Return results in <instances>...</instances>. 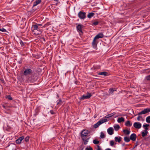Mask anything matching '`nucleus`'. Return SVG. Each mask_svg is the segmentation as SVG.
Returning <instances> with one entry per match:
<instances>
[{
  "label": "nucleus",
  "instance_id": "43",
  "mask_svg": "<svg viewBox=\"0 0 150 150\" xmlns=\"http://www.w3.org/2000/svg\"><path fill=\"white\" fill-rule=\"evenodd\" d=\"M34 25H36L38 26V27H40L42 25V24H34Z\"/></svg>",
  "mask_w": 150,
  "mask_h": 150
},
{
  "label": "nucleus",
  "instance_id": "46",
  "mask_svg": "<svg viewBox=\"0 0 150 150\" xmlns=\"http://www.w3.org/2000/svg\"><path fill=\"white\" fill-rule=\"evenodd\" d=\"M40 39L43 40L44 41H45V39L43 37H42L40 38Z\"/></svg>",
  "mask_w": 150,
  "mask_h": 150
},
{
  "label": "nucleus",
  "instance_id": "37",
  "mask_svg": "<svg viewBox=\"0 0 150 150\" xmlns=\"http://www.w3.org/2000/svg\"><path fill=\"white\" fill-rule=\"evenodd\" d=\"M110 145L112 146H113L114 144V142L113 140L110 141Z\"/></svg>",
  "mask_w": 150,
  "mask_h": 150
},
{
  "label": "nucleus",
  "instance_id": "17",
  "mask_svg": "<svg viewBox=\"0 0 150 150\" xmlns=\"http://www.w3.org/2000/svg\"><path fill=\"white\" fill-rule=\"evenodd\" d=\"M132 123H131L130 121L129 120L127 121L125 123V125L128 127H130L132 126Z\"/></svg>",
  "mask_w": 150,
  "mask_h": 150
},
{
  "label": "nucleus",
  "instance_id": "25",
  "mask_svg": "<svg viewBox=\"0 0 150 150\" xmlns=\"http://www.w3.org/2000/svg\"><path fill=\"white\" fill-rule=\"evenodd\" d=\"M124 140L126 142H129L130 141V139L129 137H124Z\"/></svg>",
  "mask_w": 150,
  "mask_h": 150
},
{
  "label": "nucleus",
  "instance_id": "48",
  "mask_svg": "<svg viewBox=\"0 0 150 150\" xmlns=\"http://www.w3.org/2000/svg\"><path fill=\"white\" fill-rule=\"evenodd\" d=\"M105 150H111V149L110 148H108V149H106Z\"/></svg>",
  "mask_w": 150,
  "mask_h": 150
},
{
  "label": "nucleus",
  "instance_id": "47",
  "mask_svg": "<svg viewBox=\"0 0 150 150\" xmlns=\"http://www.w3.org/2000/svg\"><path fill=\"white\" fill-rule=\"evenodd\" d=\"M35 11V10H31V11H29V12H30L31 13H33Z\"/></svg>",
  "mask_w": 150,
  "mask_h": 150
},
{
  "label": "nucleus",
  "instance_id": "50",
  "mask_svg": "<svg viewBox=\"0 0 150 150\" xmlns=\"http://www.w3.org/2000/svg\"><path fill=\"white\" fill-rule=\"evenodd\" d=\"M18 62L19 64H21L22 63L21 61H19Z\"/></svg>",
  "mask_w": 150,
  "mask_h": 150
},
{
  "label": "nucleus",
  "instance_id": "10",
  "mask_svg": "<svg viewBox=\"0 0 150 150\" xmlns=\"http://www.w3.org/2000/svg\"><path fill=\"white\" fill-rule=\"evenodd\" d=\"M133 126L136 128L139 129L141 127L142 125L140 123L136 122L134 123Z\"/></svg>",
  "mask_w": 150,
  "mask_h": 150
},
{
  "label": "nucleus",
  "instance_id": "23",
  "mask_svg": "<svg viewBox=\"0 0 150 150\" xmlns=\"http://www.w3.org/2000/svg\"><path fill=\"white\" fill-rule=\"evenodd\" d=\"M114 127L115 131H117L120 128V126L118 125H116L114 126Z\"/></svg>",
  "mask_w": 150,
  "mask_h": 150
},
{
  "label": "nucleus",
  "instance_id": "33",
  "mask_svg": "<svg viewBox=\"0 0 150 150\" xmlns=\"http://www.w3.org/2000/svg\"><path fill=\"white\" fill-rule=\"evenodd\" d=\"M105 137V136L104 134L102 132H101L100 133V137L101 138H104Z\"/></svg>",
  "mask_w": 150,
  "mask_h": 150
},
{
  "label": "nucleus",
  "instance_id": "45",
  "mask_svg": "<svg viewBox=\"0 0 150 150\" xmlns=\"http://www.w3.org/2000/svg\"><path fill=\"white\" fill-rule=\"evenodd\" d=\"M97 147H98L97 150H101V149L100 148V146H99V145H98Z\"/></svg>",
  "mask_w": 150,
  "mask_h": 150
},
{
  "label": "nucleus",
  "instance_id": "54",
  "mask_svg": "<svg viewBox=\"0 0 150 150\" xmlns=\"http://www.w3.org/2000/svg\"><path fill=\"white\" fill-rule=\"evenodd\" d=\"M83 148H82L81 149V150H83Z\"/></svg>",
  "mask_w": 150,
  "mask_h": 150
},
{
  "label": "nucleus",
  "instance_id": "4",
  "mask_svg": "<svg viewBox=\"0 0 150 150\" xmlns=\"http://www.w3.org/2000/svg\"><path fill=\"white\" fill-rule=\"evenodd\" d=\"M107 121L106 119H101L97 123L94 125V127L96 128L98 127V126L102 124L107 122Z\"/></svg>",
  "mask_w": 150,
  "mask_h": 150
},
{
  "label": "nucleus",
  "instance_id": "30",
  "mask_svg": "<svg viewBox=\"0 0 150 150\" xmlns=\"http://www.w3.org/2000/svg\"><path fill=\"white\" fill-rule=\"evenodd\" d=\"M93 143L95 144H98L99 143V142L97 139H95L93 141Z\"/></svg>",
  "mask_w": 150,
  "mask_h": 150
},
{
  "label": "nucleus",
  "instance_id": "13",
  "mask_svg": "<svg viewBox=\"0 0 150 150\" xmlns=\"http://www.w3.org/2000/svg\"><path fill=\"white\" fill-rule=\"evenodd\" d=\"M103 37V35L101 33H99L97 35L94 37V38L96 39H99L100 38H101Z\"/></svg>",
  "mask_w": 150,
  "mask_h": 150
},
{
  "label": "nucleus",
  "instance_id": "49",
  "mask_svg": "<svg viewBox=\"0 0 150 150\" xmlns=\"http://www.w3.org/2000/svg\"><path fill=\"white\" fill-rule=\"evenodd\" d=\"M1 81L3 83H4V80H1Z\"/></svg>",
  "mask_w": 150,
  "mask_h": 150
},
{
  "label": "nucleus",
  "instance_id": "20",
  "mask_svg": "<svg viewBox=\"0 0 150 150\" xmlns=\"http://www.w3.org/2000/svg\"><path fill=\"white\" fill-rule=\"evenodd\" d=\"M115 114V112H113V113H112L106 115L105 116V118H108L109 117H112V116H113Z\"/></svg>",
  "mask_w": 150,
  "mask_h": 150
},
{
  "label": "nucleus",
  "instance_id": "7",
  "mask_svg": "<svg viewBox=\"0 0 150 150\" xmlns=\"http://www.w3.org/2000/svg\"><path fill=\"white\" fill-rule=\"evenodd\" d=\"M92 95L91 93L88 92L87 93V95H83L82 96L79 98V99L81 100H83L86 99H89L92 96Z\"/></svg>",
  "mask_w": 150,
  "mask_h": 150
},
{
  "label": "nucleus",
  "instance_id": "41",
  "mask_svg": "<svg viewBox=\"0 0 150 150\" xmlns=\"http://www.w3.org/2000/svg\"><path fill=\"white\" fill-rule=\"evenodd\" d=\"M85 150H93V148L91 147L89 148L86 147L85 149Z\"/></svg>",
  "mask_w": 150,
  "mask_h": 150
},
{
  "label": "nucleus",
  "instance_id": "52",
  "mask_svg": "<svg viewBox=\"0 0 150 150\" xmlns=\"http://www.w3.org/2000/svg\"><path fill=\"white\" fill-rule=\"evenodd\" d=\"M54 0L56 1H58V0Z\"/></svg>",
  "mask_w": 150,
  "mask_h": 150
},
{
  "label": "nucleus",
  "instance_id": "26",
  "mask_svg": "<svg viewBox=\"0 0 150 150\" xmlns=\"http://www.w3.org/2000/svg\"><path fill=\"white\" fill-rule=\"evenodd\" d=\"M123 132L126 135H128L130 133V131L128 129H124L123 130Z\"/></svg>",
  "mask_w": 150,
  "mask_h": 150
},
{
  "label": "nucleus",
  "instance_id": "35",
  "mask_svg": "<svg viewBox=\"0 0 150 150\" xmlns=\"http://www.w3.org/2000/svg\"><path fill=\"white\" fill-rule=\"evenodd\" d=\"M0 31L3 32H6V31L5 29L3 28H0Z\"/></svg>",
  "mask_w": 150,
  "mask_h": 150
},
{
  "label": "nucleus",
  "instance_id": "40",
  "mask_svg": "<svg viewBox=\"0 0 150 150\" xmlns=\"http://www.w3.org/2000/svg\"><path fill=\"white\" fill-rule=\"evenodd\" d=\"M146 78L147 80H150V75L146 76Z\"/></svg>",
  "mask_w": 150,
  "mask_h": 150
},
{
  "label": "nucleus",
  "instance_id": "12",
  "mask_svg": "<svg viewBox=\"0 0 150 150\" xmlns=\"http://www.w3.org/2000/svg\"><path fill=\"white\" fill-rule=\"evenodd\" d=\"M24 138V137L23 136H22L20 137L16 140V143L18 144H20L22 140Z\"/></svg>",
  "mask_w": 150,
  "mask_h": 150
},
{
  "label": "nucleus",
  "instance_id": "51",
  "mask_svg": "<svg viewBox=\"0 0 150 150\" xmlns=\"http://www.w3.org/2000/svg\"><path fill=\"white\" fill-rule=\"evenodd\" d=\"M125 145V143H123V144H122V145L123 146H124V145Z\"/></svg>",
  "mask_w": 150,
  "mask_h": 150
},
{
  "label": "nucleus",
  "instance_id": "3",
  "mask_svg": "<svg viewBox=\"0 0 150 150\" xmlns=\"http://www.w3.org/2000/svg\"><path fill=\"white\" fill-rule=\"evenodd\" d=\"M90 133V131L86 129H83L81 133V137L82 139L87 138L88 134Z\"/></svg>",
  "mask_w": 150,
  "mask_h": 150
},
{
  "label": "nucleus",
  "instance_id": "28",
  "mask_svg": "<svg viewBox=\"0 0 150 150\" xmlns=\"http://www.w3.org/2000/svg\"><path fill=\"white\" fill-rule=\"evenodd\" d=\"M146 122L149 123H150V116L147 117L146 119Z\"/></svg>",
  "mask_w": 150,
  "mask_h": 150
},
{
  "label": "nucleus",
  "instance_id": "24",
  "mask_svg": "<svg viewBox=\"0 0 150 150\" xmlns=\"http://www.w3.org/2000/svg\"><path fill=\"white\" fill-rule=\"evenodd\" d=\"M90 139V137L87 138L85 139H82L83 141H84V144L85 145H86L87 144V142H88V140Z\"/></svg>",
  "mask_w": 150,
  "mask_h": 150
},
{
  "label": "nucleus",
  "instance_id": "22",
  "mask_svg": "<svg viewBox=\"0 0 150 150\" xmlns=\"http://www.w3.org/2000/svg\"><path fill=\"white\" fill-rule=\"evenodd\" d=\"M95 15V13H94L91 12L88 13L87 15V17L88 18H91L93 17Z\"/></svg>",
  "mask_w": 150,
  "mask_h": 150
},
{
  "label": "nucleus",
  "instance_id": "42",
  "mask_svg": "<svg viewBox=\"0 0 150 150\" xmlns=\"http://www.w3.org/2000/svg\"><path fill=\"white\" fill-rule=\"evenodd\" d=\"M50 112L52 115H54L55 114V112L53 110H50Z\"/></svg>",
  "mask_w": 150,
  "mask_h": 150
},
{
  "label": "nucleus",
  "instance_id": "31",
  "mask_svg": "<svg viewBox=\"0 0 150 150\" xmlns=\"http://www.w3.org/2000/svg\"><path fill=\"white\" fill-rule=\"evenodd\" d=\"M57 105H61L62 104V100L61 99H59V100H58L57 101Z\"/></svg>",
  "mask_w": 150,
  "mask_h": 150
},
{
  "label": "nucleus",
  "instance_id": "29",
  "mask_svg": "<svg viewBox=\"0 0 150 150\" xmlns=\"http://www.w3.org/2000/svg\"><path fill=\"white\" fill-rule=\"evenodd\" d=\"M115 91V90L113 89V88H111L109 89V93H111L112 94H113V92Z\"/></svg>",
  "mask_w": 150,
  "mask_h": 150
},
{
  "label": "nucleus",
  "instance_id": "6",
  "mask_svg": "<svg viewBox=\"0 0 150 150\" xmlns=\"http://www.w3.org/2000/svg\"><path fill=\"white\" fill-rule=\"evenodd\" d=\"M83 27V26L82 24H79L76 26V29L80 35H82L83 34L82 29Z\"/></svg>",
  "mask_w": 150,
  "mask_h": 150
},
{
  "label": "nucleus",
  "instance_id": "2",
  "mask_svg": "<svg viewBox=\"0 0 150 150\" xmlns=\"http://www.w3.org/2000/svg\"><path fill=\"white\" fill-rule=\"evenodd\" d=\"M42 27H38L37 25H32V32L35 35L40 34L42 30Z\"/></svg>",
  "mask_w": 150,
  "mask_h": 150
},
{
  "label": "nucleus",
  "instance_id": "19",
  "mask_svg": "<svg viewBox=\"0 0 150 150\" xmlns=\"http://www.w3.org/2000/svg\"><path fill=\"white\" fill-rule=\"evenodd\" d=\"M148 131L146 130H144V132H142V137H144L147 135L148 134Z\"/></svg>",
  "mask_w": 150,
  "mask_h": 150
},
{
  "label": "nucleus",
  "instance_id": "1",
  "mask_svg": "<svg viewBox=\"0 0 150 150\" xmlns=\"http://www.w3.org/2000/svg\"><path fill=\"white\" fill-rule=\"evenodd\" d=\"M32 70L28 68L25 69L23 72V74L25 76L31 75V77L28 78V80L30 82L33 83L37 80V79L34 76V74H32Z\"/></svg>",
  "mask_w": 150,
  "mask_h": 150
},
{
  "label": "nucleus",
  "instance_id": "16",
  "mask_svg": "<svg viewBox=\"0 0 150 150\" xmlns=\"http://www.w3.org/2000/svg\"><path fill=\"white\" fill-rule=\"evenodd\" d=\"M41 1V0H36L33 3V7H34L38 4H39Z\"/></svg>",
  "mask_w": 150,
  "mask_h": 150
},
{
  "label": "nucleus",
  "instance_id": "32",
  "mask_svg": "<svg viewBox=\"0 0 150 150\" xmlns=\"http://www.w3.org/2000/svg\"><path fill=\"white\" fill-rule=\"evenodd\" d=\"M50 24H50V22H47V23L45 24L43 26L42 28H45V27H46L47 26H48V25H50Z\"/></svg>",
  "mask_w": 150,
  "mask_h": 150
},
{
  "label": "nucleus",
  "instance_id": "5",
  "mask_svg": "<svg viewBox=\"0 0 150 150\" xmlns=\"http://www.w3.org/2000/svg\"><path fill=\"white\" fill-rule=\"evenodd\" d=\"M86 12L80 11L78 14V16L80 19H84L86 17Z\"/></svg>",
  "mask_w": 150,
  "mask_h": 150
},
{
  "label": "nucleus",
  "instance_id": "11",
  "mask_svg": "<svg viewBox=\"0 0 150 150\" xmlns=\"http://www.w3.org/2000/svg\"><path fill=\"white\" fill-rule=\"evenodd\" d=\"M130 140L133 141H135L136 138V135L135 133H133L131 134L130 137Z\"/></svg>",
  "mask_w": 150,
  "mask_h": 150
},
{
  "label": "nucleus",
  "instance_id": "8",
  "mask_svg": "<svg viewBox=\"0 0 150 150\" xmlns=\"http://www.w3.org/2000/svg\"><path fill=\"white\" fill-rule=\"evenodd\" d=\"M97 42L96 41V39L94 38L93 42L92 43V45L93 47L96 50L97 49Z\"/></svg>",
  "mask_w": 150,
  "mask_h": 150
},
{
  "label": "nucleus",
  "instance_id": "39",
  "mask_svg": "<svg viewBox=\"0 0 150 150\" xmlns=\"http://www.w3.org/2000/svg\"><path fill=\"white\" fill-rule=\"evenodd\" d=\"M19 42L22 46H24L25 45L24 43L21 40H20Z\"/></svg>",
  "mask_w": 150,
  "mask_h": 150
},
{
  "label": "nucleus",
  "instance_id": "14",
  "mask_svg": "<svg viewBox=\"0 0 150 150\" xmlns=\"http://www.w3.org/2000/svg\"><path fill=\"white\" fill-rule=\"evenodd\" d=\"M113 128L111 127H110L108 129L107 132L110 135L113 134Z\"/></svg>",
  "mask_w": 150,
  "mask_h": 150
},
{
  "label": "nucleus",
  "instance_id": "36",
  "mask_svg": "<svg viewBox=\"0 0 150 150\" xmlns=\"http://www.w3.org/2000/svg\"><path fill=\"white\" fill-rule=\"evenodd\" d=\"M6 98L8 99L11 100H12L13 99L12 97L10 95H8L6 97Z\"/></svg>",
  "mask_w": 150,
  "mask_h": 150
},
{
  "label": "nucleus",
  "instance_id": "44",
  "mask_svg": "<svg viewBox=\"0 0 150 150\" xmlns=\"http://www.w3.org/2000/svg\"><path fill=\"white\" fill-rule=\"evenodd\" d=\"M141 117V118H142V117L141 116H139L138 117H137V120H138V121H139L140 120V118Z\"/></svg>",
  "mask_w": 150,
  "mask_h": 150
},
{
  "label": "nucleus",
  "instance_id": "15",
  "mask_svg": "<svg viewBox=\"0 0 150 150\" xmlns=\"http://www.w3.org/2000/svg\"><path fill=\"white\" fill-rule=\"evenodd\" d=\"M98 74V75H103L104 76H108V73L105 72H99Z\"/></svg>",
  "mask_w": 150,
  "mask_h": 150
},
{
  "label": "nucleus",
  "instance_id": "18",
  "mask_svg": "<svg viewBox=\"0 0 150 150\" xmlns=\"http://www.w3.org/2000/svg\"><path fill=\"white\" fill-rule=\"evenodd\" d=\"M115 140L116 142H120L122 139V138L120 137H115Z\"/></svg>",
  "mask_w": 150,
  "mask_h": 150
},
{
  "label": "nucleus",
  "instance_id": "9",
  "mask_svg": "<svg viewBox=\"0 0 150 150\" xmlns=\"http://www.w3.org/2000/svg\"><path fill=\"white\" fill-rule=\"evenodd\" d=\"M150 112V108H145L143 110L139 112L138 114V115H141L143 114H145L148 112Z\"/></svg>",
  "mask_w": 150,
  "mask_h": 150
},
{
  "label": "nucleus",
  "instance_id": "21",
  "mask_svg": "<svg viewBox=\"0 0 150 150\" xmlns=\"http://www.w3.org/2000/svg\"><path fill=\"white\" fill-rule=\"evenodd\" d=\"M117 122L119 123H121L124 122L125 121L123 117H121L119 118L117 120Z\"/></svg>",
  "mask_w": 150,
  "mask_h": 150
},
{
  "label": "nucleus",
  "instance_id": "38",
  "mask_svg": "<svg viewBox=\"0 0 150 150\" xmlns=\"http://www.w3.org/2000/svg\"><path fill=\"white\" fill-rule=\"evenodd\" d=\"M29 137L27 136V137H26L25 139V141L26 142H28L29 141Z\"/></svg>",
  "mask_w": 150,
  "mask_h": 150
},
{
  "label": "nucleus",
  "instance_id": "34",
  "mask_svg": "<svg viewBox=\"0 0 150 150\" xmlns=\"http://www.w3.org/2000/svg\"><path fill=\"white\" fill-rule=\"evenodd\" d=\"M99 23V22L98 21H96L94 22L93 23V25H98Z\"/></svg>",
  "mask_w": 150,
  "mask_h": 150
},
{
  "label": "nucleus",
  "instance_id": "27",
  "mask_svg": "<svg viewBox=\"0 0 150 150\" xmlns=\"http://www.w3.org/2000/svg\"><path fill=\"white\" fill-rule=\"evenodd\" d=\"M149 126V125L146 124L145 125H143V128H144L145 130H147L149 129L148 127Z\"/></svg>",
  "mask_w": 150,
  "mask_h": 150
},
{
  "label": "nucleus",
  "instance_id": "53",
  "mask_svg": "<svg viewBox=\"0 0 150 150\" xmlns=\"http://www.w3.org/2000/svg\"><path fill=\"white\" fill-rule=\"evenodd\" d=\"M137 145L136 144L135 145V146L134 148L135 147H136L137 146Z\"/></svg>",
  "mask_w": 150,
  "mask_h": 150
},
{
  "label": "nucleus",
  "instance_id": "55",
  "mask_svg": "<svg viewBox=\"0 0 150 150\" xmlns=\"http://www.w3.org/2000/svg\"><path fill=\"white\" fill-rule=\"evenodd\" d=\"M8 147V146H7V147L6 148H7Z\"/></svg>",
  "mask_w": 150,
  "mask_h": 150
}]
</instances>
